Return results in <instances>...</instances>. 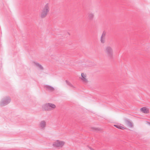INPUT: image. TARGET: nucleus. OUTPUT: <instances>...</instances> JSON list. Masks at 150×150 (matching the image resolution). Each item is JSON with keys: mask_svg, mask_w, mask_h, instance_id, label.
<instances>
[{"mask_svg": "<svg viewBox=\"0 0 150 150\" xmlns=\"http://www.w3.org/2000/svg\"><path fill=\"white\" fill-rule=\"evenodd\" d=\"M50 11L49 5L48 3L46 4L42 10L40 16L42 18H45Z\"/></svg>", "mask_w": 150, "mask_h": 150, "instance_id": "f257e3e1", "label": "nucleus"}, {"mask_svg": "<svg viewBox=\"0 0 150 150\" xmlns=\"http://www.w3.org/2000/svg\"><path fill=\"white\" fill-rule=\"evenodd\" d=\"M104 51L108 58L110 59H111L112 58L113 51L111 47L110 46H106L105 47Z\"/></svg>", "mask_w": 150, "mask_h": 150, "instance_id": "f03ea898", "label": "nucleus"}, {"mask_svg": "<svg viewBox=\"0 0 150 150\" xmlns=\"http://www.w3.org/2000/svg\"><path fill=\"white\" fill-rule=\"evenodd\" d=\"M42 107L45 110L50 111L55 109L56 107V106L54 104L47 103L44 105L42 106Z\"/></svg>", "mask_w": 150, "mask_h": 150, "instance_id": "7ed1b4c3", "label": "nucleus"}, {"mask_svg": "<svg viewBox=\"0 0 150 150\" xmlns=\"http://www.w3.org/2000/svg\"><path fill=\"white\" fill-rule=\"evenodd\" d=\"M65 144L64 141L59 140H57L53 143L52 146L53 147L58 149H62Z\"/></svg>", "mask_w": 150, "mask_h": 150, "instance_id": "20e7f679", "label": "nucleus"}, {"mask_svg": "<svg viewBox=\"0 0 150 150\" xmlns=\"http://www.w3.org/2000/svg\"><path fill=\"white\" fill-rule=\"evenodd\" d=\"M11 101V99L10 97H5L2 99L0 105L1 106H5L9 103Z\"/></svg>", "mask_w": 150, "mask_h": 150, "instance_id": "39448f33", "label": "nucleus"}, {"mask_svg": "<svg viewBox=\"0 0 150 150\" xmlns=\"http://www.w3.org/2000/svg\"><path fill=\"white\" fill-rule=\"evenodd\" d=\"M46 125V122L45 120L41 121L39 124V128L42 130H44Z\"/></svg>", "mask_w": 150, "mask_h": 150, "instance_id": "423d86ee", "label": "nucleus"}, {"mask_svg": "<svg viewBox=\"0 0 150 150\" xmlns=\"http://www.w3.org/2000/svg\"><path fill=\"white\" fill-rule=\"evenodd\" d=\"M44 88L46 90L50 92H52L54 90V87L49 85L45 86Z\"/></svg>", "mask_w": 150, "mask_h": 150, "instance_id": "0eeeda50", "label": "nucleus"}, {"mask_svg": "<svg viewBox=\"0 0 150 150\" xmlns=\"http://www.w3.org/2000/svg\"><path fill=\"white\" fill-rule=\"evenodd\" d=\"M94 17V14L92 12H89L88 14V18L89 20L92 21Z\"/></svg>", "mask_w": 150, "mask_h": 150, "instance_id": "6e6552de", "label": "nucleus"}, {"mask_svg": "<svg viewBox=\"0 0 150 150\" xmlns=\"http://www.w3.org/2000/svg\"><path fill=\"white\" fill-rule=\"evenodd\" d=\"M81 78L82 81L85 83H86L88 81L86 78V76L83 73H82L81 74Z\"/></svg>", "mask_w": 150, "mask_h": 150, "instance_id": "1a4fd4ad", "label": "nucleus"}, {"mask_svg": "<svg viewBox=\"0 0 150 150\" xmlns=\"http://www.w3.org/2000/svg\"><path fill=\"white\" fill-rule=\"evenodd\" d=\"M33 63L37 67H38L40 70H43V67L40 64L35 62H34Z\"/></svg>", "mask_w": 150, "mask_h": 150, "instance_id": "9d476101", "label": "nucleus"}, {"mask_svg": "<svg viewBox=\"0 0 150 150\" xmlns=\"http://www.w3.org/2000/svg\"><path fill=\"white\" fill-rule=\"evenodd\" d=\"M125 122L126 124L130 127H132L133 125L131 122L127 119L125 120Z\"/></svg>", "mask_w": 150, "mask_h": 150, "instance_id": "9b49d317", "label": "nucleus"}, {"mask_svg": "<svg viewBox=\"0 0 150 150\" xmlns=\"http://www.w3.org/2000/svg\"><path fill=\"white\" fill-rule=\"evenodd\" d=\"M141 110L142 112L145 113H148L149 112V110L148 109L145 108L144 107H143L141 108Z\"/></svg>", "mask_w": 150, "mask_h": 150, "instance_id": "f8f14e48", "label": "nucleus"}, {"mask_svg": "<svg viewBox=\"0 0 150 150\" xmlns=\"http://www.w3.org/2000/svg\"><path fill=\"white\" fill-rule=\"evenodd\" d=\"M114 126L118 129H125L124 127L120 125H114Z\"/></svg>", "mask_w": 150, "mask_h": 150, "instance_id": "ddd939ff", "label": "nucleus"}, {"mask_svg": "<svg viewBox=\"0 0 150 150\" xmlns=\"http://www.w3.org/2000/svg\"><path fill=\"white\" fill-rule=\"evenodd\" d=\"M105 38L101 37L100 42L102 43L103 44L105 42Z\"/></svg>", "mask_w": 150, "mask_h": 150, "instance_id": "4468645a", "label": "nucleus"}, {"mask_svg": "<svg viewBox=\"0 0 150 150\" xmlns=\"http://www.w3.org/2000/svg\"><path fill=\"white\" fill-rule=\"evenodd\" d=\"M67 84L69 85V86L72 87H74V86L69 81H67V80H66L65 81Z\"/></svg>", "mask_w": 150, "mask_h": 150, "instance_id": "2eb2a0df", "label": "nucleus"}, {"mask_svg": "<svg viewBox=\"0 0 150 150\" xmlns=\"http://www.w3.org/2000/svg\"><path fill=\"white\" fill-rule=\"evenodd\" d=\"M106 35V32H105V31H103V33L101 37L105 38Z\"/></svg>", "mask_w": 150, "mask_h": 150, "instance_id": "dca6fc26", "label": "nucleus"}, {"mask_svg": "<svg viewBox=\"0 0 150 150\" xmlns=\"http://www.w3.org/2000/svg\"><path fill=\"white\" fill-rule=\"evenodd\" d=\"M96 130H97V129H98L97 128H94Z\"/></svg>", "mask_w": 150, "mask_h": 150, "instance_id": "f3484780", "label": "nucleus"}]
</instances>
